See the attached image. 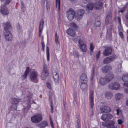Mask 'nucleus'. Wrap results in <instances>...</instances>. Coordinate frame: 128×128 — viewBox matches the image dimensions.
Segmentation results:
<instances>
[{"instance_id":"nucleus-30","label":"nucleus","mask_w":128,"mask_h":128,"mask_svg":"<svg viewBox=\"0 0 128 128\" xmlns=\"http://www.w3.org/2000/svg\"><path fill=\"white\" fill-rule=\"evenodd\" d=\"M46 51L47 60L48 61H49L50 59L49 48L48 46H46Z\"/></svg>"},{"instance_id":"nucleus-5","label":"nucleus","mask_w":128,"mask_h":128,"mask_svg":"<svg viewBox=\"0 0 128 128\" xmlns=\"http://www.w3.org/2000/svg\"><path fill=\"white\" fill-rule=\"evenodd\" d=\"M48 71L47 69L46 66L45 65H44L41 75V79L42 80H45L48 76Z\"/></svg>"},{"instance_id":"nucleus-61","label":"nucleus","mask_w":128,"mask_h":128,"mask_svg":"<svg viewBox=\"0 0 128 128\" xmlns=\"http://www.w3.org/2000/svg\"><path fill=\"white\" fill-rule=\"evenodd\" d=\"M68 0L70 1L71 2H75L76 0Z\"/></svg>"},{"instance_id":"nucleus-40","label":"nucleus","mask_w":128,"mask_h":128,"mask_svg":"<svg viewBox=\"0 0 128 128\" xmlns=\"http://www.w3.org/2000/svg\"><path fill=\"white\" fill-rule=\"evenodd\" d=\"M104 122H102V125L105 126H108L110 125V123H107L106 121H104Z\"/></svg>"},{"instance_id":"nucleus-57","label":"nucleus","mask_w":128,"mask_h":128,"mask_svg":"<svg viewBox=\"0 0 128 128\" xmlns=\"http://www.w3.org/2000/svg\"><path fill=\"white\" fill-rule=\"evenodd\" d=\"M116 111L117 112V115H118L119 114V110L118 109H117L116 110Z\"/></svg>"},{"instance_id":"nucleus-63","label":"nucleus","mask_w":128,"mask_h":128,"mask_svg":"<svg viewBox=\"0 0 128 128\" xmlns=\"http://www.w3.org/2000/svg\"><path fill=\"white\" fill-rule=\"evenodd\" d=\"M100 56L99 54H97L96 55V57L97 58H98Z\"/></svg>"},{"instance_id":"nucleus-47","label":"nucleus","mask_w":128,"mask_h":128,"mask_svg":"<svg viewBox=\"0 0 128 128\" xmlns=\"http://www.w3.org/2000/svg\"><path fill=\"white\" fill-rule=\"evenodd\" d=\"M12 0H6L4 2L5 4H7L10 3Z\"/></svg>"},{"instance_id":"nucleus-39","label":"nucleus","mask_w":128,"mask_h":128,"mask_svg":"<svg viewBox=\"0 0 128 128\" xmlns=\"http://www.w3.org/2000/svg\"><path fill=\"white\" fill-rule=\"evenodd\" d=\"M72 54L76 58H78L79 56V54L78 52H74Z\"/></svg>"},{"instance_id":"nucleus-53","label":"nucleus","mask_w":128,"mask_h":128,"mask_svg":"<svg viewBox=\"0 0 128 128\" xmlns=\"http://www.w3.org/2000/svg\"><path fill=\"white\" fill-rule=\"evenodd\" d=\"M50 125L51 127L52 128H54V126H53V124L52 122V120H50Z\"/></svg>"},{"instance_id":"nucleus-56","label":"nucleus","mask_w":128,"mask_h":128,"mask_svg":"<svg viewBox=\"0 0 128 128\" xmlns=\"http://www.w3.org/2000/svg\"><path fill=\"white\" fill-rule=\"evenodd\" d=\"M118 22L120 24H121V21L120 18L119 17H118Z\"/></svg>"},{"instance_id":"nucleus-6","label":"nucleus","mask_w":128,"mask_h":128,"mask_svg":"<svg viewBox=\"0 0 128 128\" xmlns=\"http://www.w3.org/2000/svg\"><path fill=\"white\" fill-rule=\"evenodd\" d=\"M42 118L40 114H38L33 116L31 118L32 121L34 123H37L40 122Z\"/></svg>"},{"instance_id":"nucleus-62","label":"nucleus","mask_w":128,"mask_h":128,"mask_svg":"<svg viewBox=\"0 0 128 128\" xmlns=\"http://www.w3.org/2000/svg\"><path fill=\"white\" fill-rule=\"evenodd\" d=\"M44 47H42V50L43 52H44Z\"/></svg>"},{"instance_id":"nucleus-46","label":"nucleus","mask_w":128,"mask_h":128,"mask_svg":"<svg viewBox=\"0 0 128 128\" xmlns=\"http://www.w3.org/2000/svg\"><path fill=\"white\" fill-rule=\"evenodd\" d=\"M46 85L47 87L49 89H50L51 88V86L49 82H48L46 83Z\"/></svg>"},{"instance_id":"nucleus-55","label":"nucleus","mask_w":128,"mask_h":128,"mask_svg":"<svg viewBox=\"0 0 128 128\" xmlns=\"http://www.w3.org/2000/svg\"><path fill=\"white\" fill-rule=\"evenodd\" d=\"M127 86V88L125 89L124 91L126 93H128V86Z\"/></svg>"},{"instance_id":"nucleus-38","label":"nucleus","mask_w":128,"mask_h":128,"mask_svg":"<svg viewBox=\"0 0 128 128\" xmlns=\"http://www.w3.org/2000/svg\"><path fill=\"white\" fill-rule=\"evenodd\" d=\"M90 51L91 52H92L94 48V46L92 43L90 44Z\"/></svg>"},{"instance_id":"nucleus-18","label":"nucleus","mask_w":128,"mask_h":128,"mask_svg":"<svg viewBox=\"0 0 128 128\" xmlns=\"http://www.w3.org/2000/svg\"><path fill=\"white\" fill-rule=\"evenodd\" d=\"M100 109L102 113L109 112L111 110L110 108L108 106H104L103 107H101Z\"/></svg>"},{"instance_id":"nucleus-58","label":"nucleus","mask_w":128,"mask_h":128,"mask_svg":"<svg viewBox=\"0 0 128 128\" xmlns=\"http://www.w3.org/2000/svg\"><path fill=\"white\" fill-rule=\"evenodd\" d=\"M82 2L84 4H85L87 2V0H82Z\"/></svg>"},{"instance_id":"nucleus-45","label":"nucleus","mask_w":128,"mask_h":128,"mask_svg":"<svg viewBox=\"0 0 128 128\" xmlns=\"http://www.w3.org/2000/svg\"><path fill=\"white\" fill-rule=\"evenodd\" d=\"M46 7L47 10L49 11L50 10V4L48 3H47L46 4Z\"/></svg>"},{"instance_id":"nucleus-37","label":"nucleus","mask_w":128,"mask_h":128,"mask_svg":"<svg viewBox=\"0 0 128 128\" xmlns=\"http://www.w3.org/2000/svg\"><path fill=\"white\" fill-rule=\"evenodd\" d=\"M55 40L56 43V44H59V42L58 40V36L57 33H55Z\"/></svg>"},{"instance_id":"nucleus-59","label":"nucleus","mask_w":128,"mask_h":128,"mask_svg":"<svg viewBox=\"0 0 128 128\" xmlns=\"http://www.w3.org/2000/svg\"><path fill=\"white\" fill-rule=\"evenodd\" d=\"M126 8V7L125 6H124L122 8V10H123L124 11L125 10V9Z\"/></svg>"},{"instance_id":"nucleus-9","label":"nucleus","mask_w":128,"mask_h":128,"mask_svg":"<svg viewBox=\"0 0 128 128\" xmlns=\"http://www.w3.org/2000/svg\"><path fill=\"white\" fill-rule=\"evenodd\" d=\"M103 47L105 48L103 53V54L104 56H108L111 54L112 49L111 47L110 46H108L106 47L103 46Z\"/></svg>"},{"instance_id":"nucleus-29","label":"nucleus","mask_w":128,"mask_h":128,"mask_svg":"<svg viewBox=\"0 0 128 128\" xmlns=\"http://www.w3.org/2000/svg\"><path fill=\"white\" fill-rule=\"evenodd\" d=\"M114 122L111 120L110 122V128H117V126L114 125Z\"/></svg>"},{"instance_id":"nucleus-44","label":"nucleus","mask_w":128,"mask_h":128,"mask_svg":"<svg viewBox=\"0 0 128 128\" xmlns=\"http://www.w3.org/2000/svg\"><path fill=\"white\" fill-rule=\"evenodd\" d=\"M52 95H50L49 96V98L50 104H52Z\"/></svg>"},{"instance_id":"nucleus-10","label":"nucleus","mask_w":128,"mask_h":128,"mask_svg":"<svg viewBox=\"0 0 128 128\" xmlns=\"http://www.w3.org/2000/svg\"><path fill=\"white\" fill-rule=\"evenodd\" d=\"M112 114L110 113L104 114L101 117V119L104 121H107L111 120L112 118Z\"/></svg>"},{"instance_id":"nucleus-49","label":"nucleus","mask_w":128,"mask_h":128,"mask_svg":"<svg viewBox=\"0 0 128 128\" xmlns=\"http://www.w3.org/2000/svg\"><path fill=\"white\" fill-rule=\"evenodd\" d=\"M118 124H121L123 123V121L120 119L118 120Z\"/></svg>"},{"instance_id":"nucleus-35","label":"nucleus","mask_w":128,"mask_h":128,"mask_svg":"<svg viewBox=\"0 0 128 128\" xmlns=\"http://www.w3.org/2000/svg\"><path fill=\"white\" fill-rule=\"evenodd\" d=\"M48 125V123L47 122L45 121H44L42 122V123L40 124L41 127L44 128Z\"/></svg>"},{"instance_id":"nucleus-52","label":"nucleus","mask_w":128,"mask_h":128,"mask_svg":"<svg viewBox=\"0 0 128 128\" xmlns=\"http://www.w3.org/2000/svg\"><path fill=\"white\" fill-rule=\"evenodd\" d=\"M27 98L28 99V103H30L31 99V98L30 97H28Z\"/></svg>"},{"instance_id":"nucleus-27","label":"nucleus","mask_w":128,"mask_h":128,"mask_svg":"<svg viewBox=\"0 0 128 128\" xmlns=\"http://www.w3.org/2000/svg\"><path fill=\"white\" fill-rule=\"evenodd\" d=\"M79 47L80 49L83 52H85L87 50V47L84 44L82 46H80Z\"/></svg>"},{"instance_id":"nucleus-23","label":"nucleus","mask_w":128,"mask_h":128,"mask_svg":"<svg viewBox=\"0 0 128 128\" xmlns=\"http://www.w3.org/2000/svg\"><path fill=\"white\" fill-rule=\"evenodd\" d=\"M105 96L108 99H110L112 97L113 95L112 92H107L105 94Z\"/></svg>"},{"instance_id":"nucleus-24","label":"nucleus","mask_w":128,"mask_h":128,"mask_svg":"<svg viewBox=\"0 0 128 128\" xmlns=\"http://www.w3.org/2000/svg\"><path fill=\"white\" fill-rule=\"evenodd\" d=\"M20 100V99H18L15 98H13L12 99L11 104H17L18 103L19 101Z\"/></svg>"},{"instance_id":"nucleus-19","label":"nucleus","mask_w":128,"mask_h":128,"mask_svg":"<svg viewBox=\"0 0 128 128\" xmlns=\"http://www.w3.org/2000/svg\"><path fill=\"white\" fill-rule=\"evenodd\" d=\"M102 3L100 1L97 2L94 4V8L97 10H99L102 8Z\"/></svg>"},{"instance_id":"nucleus-26","label":"nucleus","mask_w":128,"mask_h":128,"mask_svg":"<svg viewBox=\"0 0 128 128\" xmlns=\"http://www.w3.org/2000/svg\"><path fill=\"white\" fill-rule=\"evenodd\" d=\"M87 82H82L80 85V87L82 89L84 90L87 87Z\"/></svg>"},{"instance_id":"nucleus-17","label":"nucleus","mask_w":128,"mask_h":128,"mask_svg":"<svg viewBox=\"0 0 128 128\" xmlns=\"http://www.w3.org/2000/svg\"><path fill=\"white\" fill-rule=\"evenodd\" d=\"M99 83L102 86L104 85L109 82L106 78H101L99 80Z\"/></svg>"},{"instance_id":"nucleus-50","label":"nucleus","mask_w":128,"mask_h":128,"mask_svg":"<svg viewBox=\"0 0 128 128\" xmlns=\"http://www.w3.org/2000/svg\"><path fill=\"white\" fill-rule=\"evenodd\" d=\"M53 104H51V112L52 113L53 112V107L52 106Z\"/></svg>"},{"instance_id":"nucleus-41","label":"nucleus","mask_w":128,"mask_h":128,"mask_svg":"<svg viewBox=\"0 0 128 128\" xmlns=\"http://www.w3.org/2000/svg\"><path fill=\"white\" fill-rule=\"evenodd\" d=\"M100 22L99 20L96 21L95 22V25L96 27L100 26Z\"/></svg>"},{"instance_id":"nucleus-32","label":"nucleus","mask_w":128,"mask_h":128,"mask_svg":"<svg viewBox=\"0 0 128 128\" xmlns=\"http://www.w3.org/2000/svg\"><path fill=\"white\" fill-rule=\"evenodd\" d=\"M91 76L90 80L92 81L94 79V68H93L92 69Z\"/></svg>"},{"instance_id":"nucleus-54","label":"nucleus","mask_w":128,"mask_h":128,"mask_svg":"<svg viewBox=\"0 0 128 128\" xmlns=\"http://www.w3.org/2000/svg\"><path fill=\"white\" fill-rule=\"evenodd\" d=\"M41 44L42 46V47H44L45 45L44 42L43 41H42L41 42Z\"/></svg>"},{"instance_id":"nucleus-22","label":"nucleus","mask_w":128,"mask_h":128,"mask_svg":"<svg viewBox=\"0 0 128 128\" xmlns=\"http://www.w3.org/2000/svg\"><path fill=\"white\" fill-rule=\"evenodd\" d=\"M66 32L69 35L72 36L74 37L76 35L75 31L71 28L67 30Z\"/></svg>"},{"instance_id":"nucleus-11","label":"nucleus","mask_w":128,"mask_h":128,"mask_svg":"<svg viewBox=\"0 0 128 128\" xmlns=\"http://www.w3.org/2000/svg\"><path fill=\"white\" fill-rule=\"evenodd\" d=\"M75 14L74 12L72 10H69L67 12L66 16L69 20H71L74 18Z\"/></svg>"},{"instance_id":"nucleus-42","label":"nucleus","mask_w":128,"mask_h":128,"mask_svg":"<svg viewBox=\"0 0 128 128\" xmlns=\"http://www.w3.org/2000/svg\"><path fill=\"white\" fill-rule=\"evenodd\" d=\"M13 105H12V106H11V108H12V109L16 110V109L17 105L16 104H13Z\"/></svg>"},{"instance_id":"nucleus-33","label":"nucleus","mask_w":128,"mask_h":128,"mask_svg":"<svg viewBox=\"0 0 128 128\" xmlns=\"http://www.w3.org/2000/svg\"><path fill=\"white\" fill-rule=\"evenodd\" d=\"M108 78H106L109 82L112 80L114 77V75L112 74H110L108 75Z\"/></svg>"},{"instance_id":"nucleus-20","label":"nucleus","mask_w":128,"mask_h":128,"mask_svg":"<svg viewBox=\"0 0 128 128\" xmlns=\"http://www.w3.org/2000/svg\"><path fill=\"white\" fill-rule=\"evenodd\" d=\"M122 79L124 82H128V83H124V86H128V74H124Z\"/></svg>"},{"instance_id":"nucleus-1","label":"nucleus","mask_w":128,"mask_h":128,"mask_svg":"<svg viewBox=\"0 0 128 128\" xmlns=\"http://www.w3.org/2000/svg\"><path fill=\"white\" fill-rule=\"evenodd\" d=\"M4 33L6 41L10 42L12 40L13 36L10 32V30L12 28V26L10 22L4 23Z\"/></svg>"},{"instance_id":"nucleus-2","label":"nucleus","mask_w":128,"mask_h":128,"mask_svg":"<svg viewBox=\"0 0 128 128\" xmlns=\"http://www.w3.org/2000/svg\"><path fill=\"white\" fill-rule=\"evenodd\" d=\"M108 87L110 89L115 90H118L120 88V84L116 81H112L108 85Z\"/></svg>"},{"instance_id":"nucleus-14","label":"nucleus","mask_w":128,"mask_h":128,"mask_svg":"<svg viewBox=\"0 0 128 128\" xmlns=\"http://www.w3.org/2000/svg\"><path fill=\"white\" fill-rule=\"evenodd\" d=\"M54 81L56 84H59V76L58 74L55 71L52 73Z\"/></svg>"},{"instance_id":"nucleus-48","label":"nucleus","mask_w":128,"mask_h":128,"mask_svg":"<svg viewBox=\"0 0 128 128\" xmlns=\"http://www.w3.org/2000/svg\"><path fill=\"white\" fill-rule=\"evenodd\" d=\"M119 35L120 36L121 38L122 39H123L124 37V35H123V33L122 32H119Z\"/></svg>"},{"instance_id":"nucleus-21","label":"nucleus","mask_w":128,"mask_h":128,"mask_svg":"<svg viewBox=\"0 0 128 128\" xmlns=\"http://www.w3.org/2000/svg\"><path fill=\"white\" fill-rule=\"evenodd\" d=\"M81 82H87L88 79L86 75L85 74H82L80 76Z\"/></svg>"},{"instance_id":"nucleus-31","label":"nucleus","mask_w":128,"mask_h":128,"mask_svg":"<svg viewBox=\"0 0 128 128\" xmlns=\"http://www.w3.org/2000/svg\"><path fill=\"white\" fill-rule=\"evenodd\" d=\"M70 27L76 30L77 28V26L76 24L72 22L70 24Z\"/></svg>"},{"instance_id":"nucleus-7","label":"nucleus","mask_w":128,"mask_h":128,"mask_svg":"<svg viewBox=\"0 0 128 128\" xmlns=\"http://www.w3.org/2000/svg\"><path fill=\"white\" fill-rule=\"evenodd\" d=\"M94 91L90 90V92L89 99L90 101V108H92L94 105Z\"/></svg>"},{"instance_id":"nucleus-13","label":"nucleus","mask_w":128,"mask_h":128,"mask_svg":"<svg viewBox=\"0 0 128 128\" xmlns=\"http://www.w3.org/2000/svg\"><path fill=\"white\" fill-rule=\"evenodd\" d=\"M1 12L3 14L6 15L8 14L9 11L5 5H2L1 6Z\"/></svg>"},{"instance_id":"nucleus-36","label":"nucleus","mask_w":128,"mask_h":128,"mask_svg":"<svg viewBox=\"0 0 128 128\" xmlns=\"http://www.w3.org/2000/svg\"><path fill=\"white\" fill-rule=\"evenodd\" d=\"M112 20L111 18L110 17L109 18L107 16L106 18L105 21V24H108L111 22V20Z\"/></svg>"},{"instance_id":"nucleus-12","label":"nucleus","mask_w":128,"mask_h":128,"mask_svg":"<svg viewBox=\"0 0 128 128\" xmlns=\"http://www.w3.org/2000/svg\"><path fill=\"white\" fill-rule=\"evenodd\" d=\"M112 69V67L110 65H107L103 66L102 68V72L104 74L106 73L107 72H110L111 71Z\"/></svg>"},{"instance_id":"nucleus-4","label":"nucleus","mask_w":128,"mask_h":128,"mask_svg":"<svg viewBox=\"0 0 128 128\" xmlns=\"http://www.w3.org/2000/svg\"><path fill=\"white\" fill-rule=\"evenodd\" d=\"M38 73L36 71H32L30 74V77L31 80L34 82L37 83L38 82L37 79Z\"/></svg>"},{"instance_id":"nucleus-51","label":"nucleus","mask_w":128,"mask_h":128,"mask_svg":"<svg viewBox=\"0 0 128 128\" xmlns=\"http://www.w3.org/2000/svg\"><path fill=\"white\" fill-rule=\"evenodd\" d=\"M125 17L126 19L127 20H128V9L127 12L125 15Z\"/></svg>"},{"instance_id":"nucleus-3","label":"nucleus","mask_w":128,"mask_h":128,"mask_svg":"<svg viewBox=\"0 0 128 128\" xmlns=\"http://www.w3.org/2000/svg\"><path fill=\"white\" fill-rule=\"evenodd\" d=\"M117 57V56L116 55H113L104 58L103 60V62L104 64H109L115 60Z\"/></svg>"},{"instance_id":"nucleus-60","label":"nucleus","mask_w":128,"mask_h":128,"mask_svg":"<svg viewBox=\"0 0 128 128\" xmlns=\"http://www.w3.org/2000/svg\"><path fill=\"white\" fill-rule=\"evenodd\" d=\"M124 12V11L123 10H122V9H121V10H120L119 12H121L122 13H123Z\"/></svg>"},{"instance_id":"nucleus-34","label":"nucleus","mask_w":128,"mask_h":128,"mask_svg":"<svg viewBox=\"0 0 128 128\" xmlns=\"http://www.w3.org/2000/svg\"><path fill=\"white\" fill-rule=\"evenodd\" d=\"M56 6L57 8L58 4V9L59 11L60 10V0H56Z\"/></svg>"},{"instance_id":"nucleus-43","label":"nucleus","mask_w":128,"mask_h":128,"mask_svg":"<svg viewBox=\"0 0 128 128\" xmlns=\"http://www.w3.org/2000/svg\"><path fill=\"white\" fill-rule=\"evenodd\" d=\"M78 43L79 44V46H82V45L84 44V43L83 42L82 40H79L78 41Z\"/></svg>"},{"instance_id":"nucleus-28","label":"nucleus","mask_w":128,"mask_h":128,"mask_svg":"<svg viewBox=\"0 0 128 128\" xmlns=\"http://www.w3.org/2000/svg\"><path fill=\"white\" fill-rule=\"evenodd\" d=\"M123 96L122 94L120 93H118L116 94L115 96V98L116 100H119Z\"/></svg>"},{"instance_id":"nucleus-64","label":"nucleus","mask_w":128,"mask_h":128,"mask_svg":"<svg viewBox=\"0 0 128 128\" xmlns=\"http://www.w3.org/2000/svg\"><path fill=\"white\" fill-rule=\"evenodd\" d=\"M126 103L127 105L128 106V100L126 101Z\"/></svg>"},{"instance_id":"nucleus-25","label":"nucleus","mask_w":128,"mask_h":128,"mask_svg":"<svg viewBox=\"0 0 128 128\" xmlns=\"http://www.w3.org/2000/svg\"><path fill=\"white\" fill-rule=\"evenodd\" d=\"M86 7L88 9L91 10L94 7V5L92 2L90 3L87 4Z\"/></svg>"},{"instance_id":"nucleus-8","label":"nucleus","mask_w":128,"mask_h":128,"mask_svg":"<svg viewBox=\"0 0 128 128\" xmlns=\"http://www.w3.org/2000/svg\"><path fill=\"white\" fill-rule=\"evenodd\" d=\"M84 13V11L82 9L78 10L76 12V18L78 20H80L82 18Z\"/></svg>"},{"instance_id":"nucleus-16","label":"nucleus","mask_w":128,"mask_h":128,"mask_svg":"<svg viewBox=\"0 0 128 128\" xmlns=\"http://www.w3.org/2000/svg\"><path fill=\"white\" fill-rule=\"evenodd\" d=\"M44 24V20L43 19H42L40 21V23L39 28V37H40L41 36Z\"/></svg>"},{"instance_id":"nucleus-15","label":"nucleus","mask_w":128,"mask_h":128,"mask_svg":"<svg viewBox=\"0 0 128 128\" xmlns=\"http://www.w3.org/2000/svg\"><path fill=\"white\" fill-rule=\"evenodd\" d=\"M30 71V70L29 68L28 67H27L24 74L22 75L21 76V78L22 80H24L26 78Z\"/></svg>"}]
</instances>
